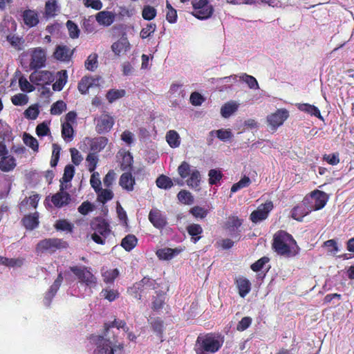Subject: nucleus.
<instances>
[{
    "label": "nucleus",
    "mask_w": 354,
    "mask_h": 354,
    "mask_svg": "<svg viewBox=\"0 0 354 354\" xmlns=\"http://www.w3.org/2000/svg\"><path fill=\"white\" fill-rule=\"evenodd\" d=\"M272 247L277 254L286 258L294 257L300 252L295 239L284 230H279L274 234Z\"/></svg>",
    "instance_id": "obj_1"
},
{
    "label": "nucleus",
    "mask_w": 354,
    "mask_h": 354,
    "mask_svg": "<svg viewBox=\"0 0 354 354\" xmlns=\"http://www.w3.org/2000/svg\"><path fill=\"white\" fill-rule=\"evenodd\" d=\"M223 339L214 333L200 334L196 339L194 351L196 354L215 353L220 350Z\"/></svg>",
    "instance_id": "obj_2"
},
{
    "label": "nucleus",
    "mask_w": 354,
    "mask_h": 354,
    "mask_svg": "<svg viewBox=\"0 0 354 354\" xmlns=\"http://www.w3.org/2000/svg\"><path fill=\"white\" fill-rule=\"evenodd\" d=\"M91 229L93 231L91 239L97 244L104 245L106 239L111 233L110 225L104 219L96 217L90 223Z\"/></svg>",
    "instance_id": "obj_3"
},
{
    "label": "nucleus",
    "mask_w": 354,
    "mask_h": 354,
    "mask_svg": "<svg viewBox=\"0 0 354 354\" xmlns=\"http://www.w3.org/2000/svg\"><path fill=\"white\" fill-rule=\"evenodd\" d=\"M117 340L113 337V340L104 337V335L97 336L96 345L93 354H114L119 350L120 352L123 351V344L116 345Z\"/></svg>",
    "instance_id": "obj_4"
},
{
    "label": "nucleus",
    "mask_w": 354,
    "mask_h": 354,
    "mask_svg": "<svg viewBox=\"0 0 354 354\" xmlns=\"http://www.w3.org/2000/svg\"><path fill=\"white\" fill-rule=\"evenodd\" d=\"M304 198L312 212L322 209L328 201L326 194L317 189L312 192L309 196H306Z\"/></svg>",
    "instance_id": "obj_5"
},
{
    "label": "nucleus",
    "mask_w": 354,
    "mask_h": 354,
    "mask_svg": "<svg viewBox=\"0 0 354 354\" xmlns=\"http://www.w3.org/2000/svg\"><path fill=\"white\" fill-rule=\"evenodd\" d=\"M67 243L62 239L57 238H49L40 241L37 245L36 250L38 252H48L53 253L56 250L64 248Z\"/></svg>",
    "instance_id": "obj_6"
},
{
    "label": "nucleus",
    "mask_w": 354,
    "mask_h": 354,
    "mask_svg": "<svg viewBox=\"0 0 354 354\" xmlns=\"http://www.w3.org/2000/svg\"><path fill=\"white\" fill-rule=\"evenodd\" d=\"M194 8L193 15L199 19L209 18L213 13V8L209 4L208 0H194L192 1Z\"/></svg>",
    "instance_id": "obj_7"
},
{
    "label": "nucleus",
    "mask_w": 354,
    "mask_h": 354,
    "mask_svg": "<svg viewBox=\"0 0 354 354\" xmlns=\"http://www.w3.org/2000/svg\"><path fill=\"white\" fill-rule=\"evenodd\" d=\"M70 270L73 272L80 282L85 283L90 288L95 287L97 283L96 277L87 269L86 267L80 268L78 266L70 267Z\"/></svg>",
    "instance_id": "obj_8"
},
{
    "label": "nucleus",
    "mask_w": 354,
    "mask_h": 354,
    "mask_svg": "<svg viewBox=\"0 0 354 354\" xmlns=\"http://www.w3.org/2000/svg\"><path fill=\"white\" fill-rule=\"evenodd\" d=\"M273 208V203L271 201H267L250 214V218L254 223L266 220Z\"/></svg>",
    "instance_id": "obj_9"
},
{
    "label": "nucleus",
    "mask_w": 354,
    "mask_h": 354,
    "mask_svg": "<svg viewBox=\"0 0 354 354\" xmlns=\"http://www.w3.org/2000/svg\"><path fill=\"white\" fill-rule=\"evenodd\" d=\"M96 122L95 131L99 134H103L109 132L115 123L113 116L109 113L102 114L100 117L95 119Z\"/></svg>",
    "instance_id": "obj_10"
},
{
    "label": "nucleus",
    "mask_w": 354,
    "mask_h": 354,
    "mask_svg": "<svg viewBox=\"0 0 354 354\" xmlns=\"http://www.w3.org/2000/svg\"><path fill=\"white\" fill-rule=\"evenodd\" d=\"M288 116L289 113L286 109H277L274 113L267 116V122L271 129L275 131L283 124Z\"/></svg>",
    "instance_id": "obj_11"
},
{
    "label": "nucleus",
    "mask_w": 354,
    "mask_h": 354,
    "mask_svg": "<svg viewBox=\"0 0 354 354\" xmlns=\"http://www.w3.org/2000/svg\"><path fill=\"white\" fill-rule=\"evenodd\" d=\"M35 71L30 75V81L36 85L50 84L54 80L53 74L48 71Z\"/></svg>",
    "instance_id": "obj_12"
},
{
    "label": "nucleus",
    "mask_w": 354,
    "mask_h": 354,
    "mask_svg": "<svg viewBox=\"0 0 354 354\" xmlns=\"http://www.w3.org/2000/svg\"><path fill=\"white\" fill-rule=\"evenodd\" d=\"M46 52L41 48H35L32 50L30 67L31 69L41 68L45 66Z\"/></svg>",
    "instance_id": "obj_13"
},
{
    "label": "nucleus",
    "mask_w": 354,
    "mask_h": 354,
    "mask_svg": "<svg viewBox=\"0 0 354 354\" xmlns=\"http://www.w3.org/2000/svg\"><path fill=\"white\" fill-rule=\"evenodd\" d=\"M148 217L153 227L158 230H162L167 225L166 217L158 209H152Z\"/></svg>",
    "instance_id": "obj_14"
},
{
    "label": "nucleus",
    "mask_w": 354,
    "mask_h": 354,
    "mask_svg": "<svg viewBox=\"0 0 354 354\" xmlns=\"http://www.w3.org/2000/svg\"><path fill=\"white\" fill-rule=\"evenodd\" d=\"M312 211L305 198L302 201L301 203L297 205L291 210V216L293 219L298 221H301L303 218L310 213Z\"/></svg>",
    "instance_id": "obj_15"
},
{
    "label": "nucleus",
    "mask_w": 354,
    "mask_h": 354,
    "mask_svg": "<svg viewBox=\"0 0 354 354\" xmlns=\"http://www.w3.org/2000/svg\"><path fill=\"white\" fill-rule=\"evenodd\" d=\"M64 189L63 185H62L59 192L51 197V201L56 207H62L68 205L71 201L70 194Z\"/></svg>",
    "instance_id": "obj_16"
},
{
    "label": "nucleus",
    "mask_w": 354,
    "mask_h": 354,
    "mask_svg": "<svg viewBox=\"0 0 354 354\" xmlns=\"http://www.w3.org/2000/svg\"><path fill=\"white\" fill-rule=\"evenodd\" d=\"M74 50H71L67 46L58 45L53 53V57L57 60L68 62L73 55Z\"/></svg>",
    "instance_id": "obj_17"
},
{
    "label": "nucleus",
    "mask_w": 354,
    "mask_h": 354,
    "mask_svg": "<svg viewBox=\"0 0 354 354\" xmlns=\"http://www.w3.org/2000/svg\"><path fill=\"white\" fill-rule=\"evenodd\" d=\"M24 24L28 28H32L38 25L39 22V15L36 10L27 9L21 15Z\"/></svg>",
    "instance_id": "obj_18"
},
{
    "label": "nucleus",
    "mask_w": 354,
    "mask_h": 354,
    "mask_svg": "<svg viewBox=\"0 0 354 354\" xmlns=\"http://www.w3.org/2000/svg\"><path fill=\"white\" fill-rule=\"evenodd\" d=\"M234 283L238 288L240 297L243 298H244L251 290V283L245 277H236L235 279Z\"/></svg>",
    "instance_id": "obj_19"
},
{
    "label": "nucleus",
    "mask_w": 354,
    "mask_h": 354,
    "mask_svg": "<svg viewBox=\"0 0 354 354\" xmlns=\"http://www.w3.org/2000/svg\"><path fill=\"white\" fill-rule=\"evenodd\" d=\"M119 184L122 189L131 192L134 189L136 180L130 171L123 173L120 178Z\"/></svg>",
    "instance_id": "obj_20"
},
{
    "label": "nucleus",
    "mask_w": 354,
    "mask_h": 354,
    "mask_svg": "<svg viewBox=\"0 0 354 354\" xmlns=\"http://www.w3.org/2000/svg\"><path fill=\"white\" fill-rule=\"evenodd\" d=\"M296 106L300 111L304 112L311 116H315L321 120H324L319 109L315 105L308 103H297L296 104Z\"/></svg>",
    "instance_id": "obj_21"
},
{
    "label": "nucleus",
    "mask_w": 354,
    "mask_h": 354,
    "mask_svg": "<svg viewBox=\"0 0 354 354\" xmlns=\"http://www.w3.org/2000/svg\"><path fill=\"white\" fill-rule=\"evenodd\" d=\"M113 327H116L118 329H123V330L127 333L129 330V327L127 326L125 321L114 319V320L109 323H105L104 325V332L102 335L104 337L109 338V332L110 328Z\"/></svg>",
    "instance_id": "obj_22"
},
{
    "label": "nucleus",
    "mask_w": 354,
    "mask_h": 354,
    "mask_svg": "<svg viewBox=\"0 0 354 354\" xmlns=\"http://www.w3.org/2000/svg\"><path fill=\"white\" fill-rule=\"evenodd\" d=\"M186 230L188 234L191 236L192 241L194 243L201 239V234L203 232L201 225L197 223H191L188 225L186 227Z\"/></svg>",
    "instance_id": "obj_23"
},
{
    "label": "nucleus",
    "mask_w": 354,
    "mask_h": 354,
    "mask_svg": "<svg viewBox=\"0 0 354 354\" xmlns=\"http://www.w3.org/2000/svg\"><path fill=\"white\" fill-rule=\"evenodd\" d=\"M181 248H165L157 250L156 255L159 259L161 260H170L175 256L178 255L182 252Z\"/></svg>",
    "instance_id": "obj_24"
},
{
    "label": "nucleus",
    "mask_w": 354,
    "mask_h": 354,
    "mask_svg": "<svg viewBox=\"0 0 354 354\" xmlns=\"http://www.w3.org/2000/svg\"><path fill=\"white\" fill-rule=\"evenodd\" d=\"M23 225L26 230H32L39 225V213L35 212L25 216L21 220Z\"/></svg>",
    "instance_id": "obj_25"
},
{
    "label": "nucleus",
    "mask_w": 354,
    "mask_h": 354,
    "mask_svg": "<svg viewBox=\"0 0 354 354\" xmlns=\"http://www.w3.org/2000/svg\"><path fill=\"white\" fill-rule=\"evenodd\" d=\"M17 165L15 158L12 156H5L0 160V170L3 172L12 171Z\"/></svg>",
    "instance_id": "obj_26"
},
{
    "label": "nucleus",
    "mask_w": 354,
    "mask_h": 354,
    "mask_svg": "<svg viewBox=\"0 0 354 354\" xmlns=\"http://www.w3.org/2000/svg\"><path fill=\"white\" fill-rule=\"evenodd\" d=\"M108 141V138L104 136L93 138L90 144L91 151L94 153L101 151L105 148Z\"/></svg>",
    "instance_id": "obj_27"
},
{
    "label": "nucleus",
    "mask_w": 354,
    "mask_h": 354,
    "mask_svg": "<svg viewBox=\"0 0 354 354\" xmlns=\"http://www.w3.org/2000/svg\"><path fill=\"white\" fill-rule=\"evenodd\" d=\"M59 6L56 0H48L45 3L44 17L46 19L54 17L57 15Z\"/></svg>",
    "instance_id": "obj_28"
},
{
    "label": "nucleus",
    "mask_w": 354,
    "mask_h": 354,
    "mask_svg": "<svg viewBox=\"0 0 354 354\" xmlns=\"http://www.w3.org/2000/svg\"><path fill=\"white\" fill-rule=\"evenodd\" d=\"M243 223V220L238 218L236 216H230L225 223V228L229 230L230 232H234L237 231L239 227Z\"/></svg>",
    "instance_id": "obj_29"
},
{
    "label": "nucleus",
    "mask_w": 354,
    "mask_h": 354,
    "mask_svg": "<svg viewBox=\"0 0 354 354\" xmlns=\"http://www.w3.org/2000/svg\"><path fill=\"white\" fill-rule=\"evenodd\" d=\"M94 83V78L91 76H84L78 83V90L82 94H86Z\"/></svg>",
    "instance_id": "obj_30"
},
{
    "label": "nucleus",
    "mask_w": 354,
    "mask_h": 354,
    "mask_svg": "<svg viewBox=\"0 0 354 354\" xmlns=\"http://www.w3.org/2000/svg\"><path fill=\"white\" fill-rule=\"evenodd\" d=\"M68 79V74L66 70H62L57 73V80L53 84V89L55 91H60L63 89Z\"/></svg>",
    "instance_id": "obj_31"
},
{
    "label": "nucleus",
    "mask_w": 354,
    "mask_h": 354,
    "mask_svg": "<svg viewBox=\"0 0 354 354\" xmlns=\"http://www.w3.org/2000/svg\"><path fill=\"white\" fill-rule=\"evenodd\" d=\"M138 243V239L133 234H127L122 239L121 246L127 252L133 250Z\"/></svg>",
    "instance_id": "obj_32"
},
{
    "label": "nucleus",
    "mask_w": 354,
    "mask_h": 354,
    "mask_svg": "<svg viewBox=\"0 0 354 354\" xmlns=\"http://www.w3.org/2000/svg\"><path fill=\"white\" fill-rule=\"evenodd\" d=\"M113 15L108 11H101L96 15V21L102 25L110 26L113 22Z\"/></svg>",
    "instance_id": "obj_33"
},
{
    "label": "nucleus",
    "mask_w": 354,
    "mask_h": 354,
    "mask_svg": "<svg viewBox=\"0 0 354 354\" xmlns=\"http://www.w3.org/2000/svg\"><path fill=\"white\" fill-rule=\"evenodd\" d=\"M166 140L171 148L180 146V139L178 133L175 130H169L166 134Z\"/></svg>",
    "instance_id": "obj_34"
},
{
    "label": "nucleus",
    "mask_w": 354,
    "mask_h": 354,
    "mask_svg": "<svg viewBox=\"0 0 354 354\" xmlns=\"http://www.w3.org/2000/svg\"><path fill=\"white\" fill-rule=\"evenodd\" d=\"M238 109V104L234 102H227L224 104L221 109V114L225 118H229Z\"/></svg>",
    "instance_id": "obj_35"
},
{
    "label": "nucleus",
    "mask_w": 354,
    "mask_h": 354,
    "mask_svg": "<svg viewBox=\"0 0 354 354\" xmlns=\"http://www.w3.org/2000/svg\"><path fill=\"white\" fill-rule=\"evenodd\" d=\"M138 286H145L146 290H155L158 286L156 280L148 277H145L140 281L134 283V288H139Z\"/></svg>",
    "instance_id": "obj_36"
},
{
    "label": "nucleus",
    "mask_w": 354,
    "mask_h": 354,
    "mask_svg": "<svg viewBox=\"0 0 354 354\" xmlns=\"http://www.w3.org/2000/svg\"><path fill=\"white\" fill-rule=\"evenodd\" d=\"M62 137L66 142H69L74 137V129L69 122H64L62 124Z\"/></svg>",
    "instance_id": "obj_37"
},
{
    "label": "nucleus",
    "mask_w": 354,
    "mask_h": 354,
    "mask_svg": "<svg viewBox=\"0 0 354 354\" xmlns=\"http://www.w3.org/2000/svg\"><path fill=\"white\" fill-rule=\"evenodd\" d=\"M216 134V137L221 141L225 142L230 140L233 135L230 129H218L216 131H212L209 132V136L213 137Z\"/></svg>",
    "instance_id": "obj_38"
},
{
    "label": "nucleus",
    "mask_w": 354,
    "mask_h": 354,
    "mask_svg": "<svg viewBox=\"0 0 354 354\" xmlns=\"http://www.w3.org/2000/svg\"><path fill=\"white\" fill-rule=\"evenodd\" d=\"M126 95V91L124 89H111L106 94V97L109 103H113L115 100L123 97Z\"/></svg>",
    "instance_id": "obj_39"
},
{
    "label": "nucleus",
    "mask_w": 354,
    "mask_h": 354,
    "mask_svg": "<svg viewBox=\"0 0 354 354\" xmlns=\"http://www.w3.org/2000/svg\"><path fill=\"white\" fill-rule=\"evenodd\" d=\"M187 180V184L189 187L196 188L199 186L201 182V174L197 169L192 171Z\"/></svg>",
    "instance_id": "obj_40"
},
{
    "label": "nucleus",
    "mask_w": 354,
    "mask_h": 354,
    "mask_svg": "<svg viewBox=\"0 0 354 354\" xmlns=\"http://www.w3.org/2000/svg\"><path fill=\"white\" fill-rule=\"evenodd\" d=\"M250 184V178L248 176H244L239 182L232 186L230 191L232 193H235L243 188L249 187Z\"/></svg>",
    "instance_id": "obj_41"
},
{
    "label": "nucleus",
    "mask_w": 354,
    "mask_h": 354,
    "mask_svg": "<svg viewBox=\"0 0 354 354\" xmlns=\"http://www.w3.org/2000/svg\"><path fill=\"white\" fill-rule=\"evenodd\" d=\"M156 183L158 187L165 189L171 188L173 186L171 178L165 175H160L158 177Z\"/></svg>",
    "instance_id": "obj_42"
},
{
    "label": "nucleus",
    "mask_w": 354,
    "mask_h": 354,
    "mask_svg": "<svg viewBox=\"0 0 354 354\" xmlns=\"http://www.w3.org/2000/svg\"><path fill=\"white\" fill-rule=\"evenodd\" d=\"M23 140L24 144L30 147L34 151H38L39 143L35 138L28 133H25L23 136Z\"/></svg>",
    "instance_id": "obj_43"
},
{
    "label": "nucleus",
    "mask_w": 354,
    "mask_h": 354,
    "mask_svg": "<svg viewBox=\"0 0 354 354\" xmlns=\"http://www.w3.org/2000/svg\"><path fill=\"white\" fill-rule=\"evenodd\" d=\"M75 174V167L72 165H67L64 168L63 176L61 180L62 185L65 183H69L73 179Z\"/></svg>",
    "instance_id": "obj_44"
},
{
    "label": "nucleus",
    "mask_w": 354,
    "mask_h": 354,
    "mask_svg": "<svg viewBox=\"0 0 354 354\" xmlns=\"http://www.w3.org/2000/svg\"><path fill=\"white\" fill-rule=\"evenodd\" d=\"M240 80L245 82L250 88L258 89L259 84L256 78L246 73H243L240 77Z\"/></svg>",
    "instance_id": "obj_45"
},
{
    "label": "nucleus",
    "mask_w": 354,
    "mask_h": 354,
    "mask_svg": "<svg viewBox=\"0 0 354 354\" xmlns=\"http://www.w3.org/2000/svg\"><path fill=\"white\" fill-rule=\"evenodd\" d=\"M12 136V129L5 122L0 120V138L9 140Z\"/></svg>",
    "instance_id": "obj_46"
},
{
    "label": "nucleus",
    "mask_w": 354,
    "mask_h": 354,
    "mask_svg": "<svg viewBox=\"0 0 354 354\" xmlns=\"http://www.w3.org/2000/svg\"><path fill=\"white\" fill-rule=\"evenodd\" d=\"M6 39L10 44L16 50H20L22 49L24 40L21 37L10 34L7 36Z\"/></svg>",
    "instance_id": "obj_47"
},
{
    "label": "nucleus",
    "mask_w": 354,
    "mask_h": 354,
    "mask_svg": "<svg viewBox=\"0 0 354 354\" xmlns=\"http://www.w3.org/2000/svg\"><path fill=\"white\" fill-rule=\"evenodd\" d=\"M127 41L124 40H118L114 42L111 45V49L113 52L118 56H119L122 52L127 51Z\"/></svg>",
    "instance_id": "obj_48"
},
{
    "label": "nucleus",
    "mask_w": 354,
    "mask_h": 354,
    "mask_svg": "<svg viewBox=\"0 0 354 354\" xmlns=\"http://www.w3.org/2000/svg\"><path fill=\"white\" fill-rule=\"evenodd\" d=\"M66 27L71 38L77 39L79 37L80 30L75 22L71 20H68L66 22Z\"/></svg>",
    "instance_id": "obj_49"
},
{
    "label": "nucleus",
    "mask_w": 354,
    "mask_h": 354,
    "mask_svg": "<svg viewBox=\"0 0 354 354\" xmlns=\"http://www.w3.org/2000/svg\"><path fill=\"white\" fill-rule=\"evenodd\" d=\"M55 228L59 231H68L71 232L73 230V225L65 219L58 220L55 224Z\"/></svg>",
    "instance_id": "obj_50"
},
{
    "label": "nucleus",
    "mask_w": 354,
    "mask_h": 354,
    "mask_svg": "<svg viewBox=\"0 0 354 354\" xmlns=\"http://www.w3.org/2000/svg\"><path fill=\"white\" fill-rule=\"evenodd\" d=\"M156 13L157 12L155 8L147 5L144 6L142 16L144 19L151 21L156 17Z\"/></svg>",
    "instance_id": "obj_51"
},
{
    "label": "nucleus",
    "mask_w": 354,
    "mask_h": 354,
    "mask_svg": "<svg viewBox=\"0 0 354 354\" xmlns=\"http://www.w3.org/2000/svg\"><path fill=\"white\" fill-rule=\"evenodd\" d=\"M178 199L184 204L190 205L194 202V197L192 194L187 190H181L178 192Z\"/></svg>",
    "instance_id": "obj_52"
},
{
    "label": "nucleus",
    "mask_w": 354,
    "mask_h": 354,
    "mask_svg": "<svg viewBox=\"0 0 354 354\" xmlns=\"http://www.w3.org/2000/svg\"><path fill=\"white\" fill-rule=\"evenodd\" d=\"M84 65L87 70L93 71L97 66V55L91 54L85 61Z\"/></svg>",
    "instance_id": "obj_53"
},
{
    "label": "nucleus",
    "mask_w": 354,
    "mask_h": 354,
    "mask_svg": "<svg viewBox=\"0 0 354 354\" xmlns=\"http://www.w3.org/2000/svg\"><path fill=\"white\" fill-rule=\"evenodd\" d=\"M151 328L154 333H156L159 337H162L164 330V322L160 318L154 319L151 322Z\"/></svg>",
    "instance_id": "obj_54"
},
{
    "label": "nucleus",
    "mask_w": 354,
    "mask_h": 354,
    "mask_svg": "<svg viewBox=\"0 0 354 354\" xmlns=\"http://www.w3.org/2000/svg\"><path fill=\"white\" fill-rule=\"evenodd\" d=\"M66 109V103L62 100H58L51 106L50 113L52 115H60Z\"/></svg>",
    "instance_id": "obj_55"
},
{
    "label": "nucleus",
    "mask_w": 354,
    "mask_h": 354,
    "mask_svg": "<svg viewBox=\"0 0 354 354\" xmlns=\"http://www.w3.org/2000/svg\"><path fill=\"white\" fill-rule=\"evenodd\" d=\"M208 176L209 184L213 185H216L221 180L223 174L218 170L212 169L209 171Z\"/></svg>",
    "instance_id": "obj_56"
},
{
    "label": "nucleus",
    "mask_w": 354,
    "mask_h": 354,
    "mask_svg": "<svg viewBox=\"0 0 354 354\" xmlns=\"http://www.w3.org/2000/svg\"><path fill=\"white\" fill-rule=\"evenodd\" d=\"M156 29V25L153 23L148 24L146 27L143 28L140 32V36L142 39H147L151 36Z\"/></svg>",
    "instance_id": "obj_57"
},
{
    "label": "nucleus",
    "mask_w": 354,
    "mask_h": 354,
    "mask_svg": "<svg viewBox=\"0 0 354 354\" xmlns=\"http://www.w3.org/2000/svg\"><path fill=\"white\" fill-rule=\"evenodd\" d=\"M11 102L15 106H23L28 103V97L26 94L18 93L11 97Z\"/></svg>",
    "instance_id": "obj_58"
},
{
    "label": "nucleus",
    "mask_w": 354,
    "mask_h": 354,
    "mask_svg": "<svg viewBox=\"0 0 354 354\" xmlns=\"http://www.w3.org/2000/svg\"><path fill=\"white\" fill-rule=\"evenodd\" d=\"M189 212L195 218H199L201 219L205 218L208 214V210L200 206H194L192 207Z\"/></svg>",
    "instance_id": "obj_59"
},
{
    "label": "nucleus",
    "mask_w": 354,
    "mask_h": 354,
    "mask_svg": "<svg viewBox=\"0 0 354 354\" xmlns=\"http://www.w3.org/2000/svg\"><path fill=\"white\" fill-rule=\"evenodd\" d=\"M190 165L186 161H183L178 167V173L182 178H185L191 174Z\"/></svg>",
    "instance_id": "obj_60"
},
{
    "label": "nucleus",
    "mask_w": 354,
    "mask_h": 354,
    "mask_svg": "<svg viewBox=\"0 0 354 354\" xmlns=\"http://www.w3.org/2000/svg\"><path fill=\"white\" fill-rule=\"evenodd\" d=\"M94 209L95 205L88 201L83 202L77 208L78 212L84 216L87 215Z\"/></svg>",
    "instance_id": "obj_61"
},
{
    "label": "nucleus",
    "mask_w": 354,
    "mask_h": 354,
    "mask_svg": "<svg viewBox=\"0 0 354 354\" xmlns=\"http://www.w3.org/2000/svg\"><path fill=\"white\" fill-rule=\"evenodd\" d=\"M166 8L168 9L167 13L166 15V19L170 24H174L177 20V12L176 10L171 6V5L167 1Z\"/></svg>",
    "instance_id": "obj_62"
},
{
    "label": "nucleus",
    "mask_w": 354,
    "mask_h": 354,
    "mask_svg": "<svg viewBox=\"0 0 354 354\" xmlns=\"http://www.w3.org/2000/svg\"><path fill=\"white\" fill-rule=\"evenodd\" d=\"M133 156L129 152L125 153L121 162V169L124 171L131 169L133 165Z\"/></svg>",
    "instance_id": "obj_63"
},
{
    "label": "nucleus",
    "mask_w": 354,
    "mask_h": 354,
    "mask_svg": "<svg viewBox=\"0 0 354 354\" xmlns=\"http://www.w3.org/2000/svg\"><path fill=\"white\" fill-rule=\"evenodd\" d=\"M100 192V193L98 194V199L102 203H106L107 201L111 200L113 197V193L110 189H101Z\"/></svg>",
    "instance_id": "obj_64"
}]
</instances>
